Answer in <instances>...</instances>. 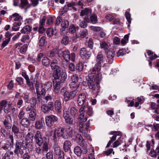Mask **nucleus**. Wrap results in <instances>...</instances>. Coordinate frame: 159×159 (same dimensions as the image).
<instances>
[{
  "label": "nucleus",
  "mask_w": 159,
  "mask_h": 159,
  "mask_svg": "<svg viewBox=\"0 0 159 159\" xmlns=\"http://www.w3.org/2000/svg\"><path fill=\"white\" fill-rule=\"evenodd\" d=\"M125 53V49H121L119 50L117 53V56L119 57L124 55Z\"/></svg>",
  "instance_id": "nucleus-61"
},
{
  "label": "nucleus",
  "mask_w": 159,
  "mask_h": 159,
  "mask_svg": "<svg viewBox=\"0 0 159 159\" xmlns=\"http://www.w3.org/2000/svg\"><path fill=\"white\" fill-rule=\"evenodd\" d=\"M125 16L126 19L127 20L129 24H130L131 22V20L130 19V15L129 12L127 11H126L125 12Z\"/></svg>",
  "instance_id": "nucleus-64"
},
{
  "label": "nucleus",
  "mask_w": 159,
  "mask_h": 159,
  "mask_svg": "<svg viewBox=\"0 0 159 159\" xmlns=\"http://www.w3.org/2000/svg\"><path fill=\"white\" fill-rule=\"evenodd\" d=\"M63 116L65 120L70 117L69 112L67 109H64L63 110Z\"/></svg>",
  "instance_id": "nucleus-54"
},
{
  "label": "nucleus",
  "mask_w": 159,
  "mask_h": 159,
  "mask_svg": "<svg viewBox=\"0 0 159 159\" xmlns=\"http://www.w3.org/2000/svg\"><path fill=\"white\" fill-rule=\"evenodd\" d=\"M30 28L28 25H26L21 30V33L25 34L28 33L30 31Z\"/></svg>",
  "instance_id": "nucleus-38"
},
{
  "label": "nucleus",
  "mask_w": 159,
  "mask_h": 159,
  "mask_svg": "<svg viewBox=\"0 0 159 159\" xmlns=\"http://www.w3.org/2000/svg\"><path fill=\"white\" fill-rule=\"evenodd\" d=\"M106 54L107 57L111 59H112L115 55V51L112 48L110 49L107 52Z\"/></svg>",
  "instance_id": "nucleus-24"
},
{
  "label": "nucleus",
  "mask_w": 159,
  "mask_h": 159,
  "mask_svg": "<svg viewBox=\"0 0 159 159\" xmlns=\"http://www.w3.org/2000/svg\"><path fill=\"white\" fill-rule=\"evenodd\" d=\"M46 37L45 36H43L40 38L39 45V46L42 47L43 46L45 43Z\"/></svg>",
  "instance_id": "nucleus-42"
},
{
  "label": "nucleus",
  "mask_w": 159,
  "mask_h": 159,
  "mask_svg": "<svg viewBox=\"0 0 159 159\" xmlns=\"http://www.w3.org/2000/svg\"><path fill=\"white\" fill-rule=\"evenodd\" d=\"M61 75V81L62 83H64L67 77V75L65 71L64 70H62Z\"/></svg>",
  "instance_id": "nucleus-33"
},
{
  "label": "nucleus",
  "mask_w": 159,
  "mask_h": 159,
  "mask_svg": "<svg viewBox=\"0 0 159 159\" xmlns=\"http://www.w3.org/2000/svg\"><path fill=\"white\" fill-rule=\"evenodd\" d=\"M54 88L53 92L55 93H58L60 89L59 85L58 83H56L55 85H54Z\"/></svg>",
  "instance_id": "nucleus-53"
},
{
  "label": "nucleus",
  "mask_w": 159,
  "mask_h": 159,
  "mask_svg": "<svg viewBox=\"0 0 159 159\" xmlns=\"http://www.w3.org/2000/svg\"><path fill=\"white\" fill-rule=\"evenodd\" d=\"M75 140L76 142L80 144L81 143H84L85 141L83 139L81 135L80 134H77L75 137Z\"/></svg>",
  "instance_id": "nucleus-22"
},
{
  "label": "nucleus",
  "mask_w": 159,
  "mask_h": 159,
  "mask_svg": "<svg viewBox=\"0 0 159 159\" xmlns=\"http://www.w3.org/2000/svg\"><path fill=\"white\" fill-rule=\"evenodd\" d=\"M83 148V150H82V154H85L87 152V144L85 142L84 143H81L80 144Z\"/></svg>",
  "instance_id": "nucleus-41"
},
{
  "label": "nucleus",
  "mask_w": 159,
  "mask_h": 159,
  "mask_svg": "<svg viewBox=\"0 0 159 159\" xmlns=\"http://www.w3.org/2000/svg\"><path fill=\"white\" fill-rule=\"evenodd\" d=\"M50 64V60L47 57H44L42 60V64L45 66H47Z\"/></svg>",
  "instance_id": "nucleus-35"
},
{
  "label": "nucleus",
  "mask_w": 159,
  "mask_h": 159,
  "mask_svg": "<svg viewBox=\"0 0 159 159\" xmlns=\"http://www.w3.org/2000/svg\"><path fill=\"white\" fill-rule=\"evenodd\" d=\"M91 22L93 24H95L97 22V16L95 15H93L90 17Z\"/></svg>",
  "instance_id": "nucleus-44"
},
{
  "label": "nucleus",
  "mask_w": 159,
  "mask_h": 159,
  "mask_svg": "<svg viewBox=\"0 0 159 159\" xmlns=\"http://www.w3.org/2000/svg\"><path fill=\"white\" fill-rule=\"evenodd\" d=\"M80 55L83 59L88 60L90 57L91 55V52L88 51L85 48H82L80 50Z\"/></svg>",
  "instance_id": "nucleus-7"
},
{
  "label": "nucleus",
  "mask_w": 159,
  "mask_h": 159,
  "mask_svg": "<svg viewBox=\"0 0 159 159\" xmlns=\"http://www.w3.org/2000/svg\"><path fill=\"white\" fill-rule=\"evenodd\" d=\"M86 111L87 114L89 116H92L93 115V111L92 108L90 106L87 107Z\"/></svg>",
  "instance_id": "nucleus-43"
},
{
  "label": "nucleus",
  "mask_w": 159,
  "mask_h": 159,
  "mask_svg": "<svg viewBox=\"0 0 159 159\" xmlns=\"http://www.w3.org/2000/svg\"><path fill=\"white\" fill-rule=\"evenodd\" d=\"M28 46L26 44L23 45L22 44L21 45L19 48L20 52L22 54L25 53L27 49Z\"/></svg>",
  "instance_id": "nucleus-36"
},
{
  "label": "nucleus",
  "mask_w": 159,
  "mask_h": 159,
  "mask_svg": "<svg viewBox=\"0 0 159 159\" xmlns=\"http://www.w3.org/2000/svg\"><path fill=\"white\" fill-rule=\"evenodd\" d=\"M36 116V111L35 109H33L29 113L28 119L31 121H34L35 120Z\"/></svg>",
  "instance_id": "nucleus-14"
},
{
  "label": "nucleus",
  "mask_w": 159,
  "mask_h": 159,
  "mask_svg": "<svg viewBox=\"0 0 159 159\" xmlns=\"http://www.w3.org/2000/svg\"><path fill=\"white\" fill-rule=\"evenodd\" d=\"M13 152H7L3 157L2 159H10V155H12Z\"/></svg>",
  "instance_id": "nucleus-45"
},
{
  "label": "nucleus",
  "mask_w": 159,
  "mask_h": 159,
  "mask_svg": "<svg viewBox=\"0 0 159 159\" xmlns=\"http://www.w3.org/2000/svg\"><path fill=\"white\" fill-rule=\"evenodd\" d=\"M11 117L9 116H7L4 121V125L7 129H10L11 127V124L10 121Z\"/></svg>",
  "instance_id": "nucleus-15"
},
{
  "label": "nucleus",
  "mask_w": 159,
  "mask_h": 159,
  "mask_svg": "<svg viewBox=\"0 0 159 159\" xmlns=\"http://www.w3.org/2000/svg\"><path fill=\"white\" fill-rule=\"evenodd\" d=\"M80 85V83L77 82H71L69 86L71 88H75L77 89L78 88Z\"/></svg>",
  "instance_id": "nucleus-46"
},
{
  "label": "nucleus",
  "mask_w": 159,
  "mask_h": 159,
  "mask_svg": "<svg viewBox=\"0 0 159 159\" xmlns=\"http://www.w3.org/2000/svg\"><path fill=\"white\" fill-rule=\"evenodd\" d=\"M92 13L91 10L89 8H85L82 10L80 12V16H85L87 17L84 18V20L87 21L88 17L90 16Z\"/></svg>",
  "instance_id": "nucleus-9"
},
{
  "label": "nucleus",
  "mask_w": 159,
  "mask_h": 159,
  "mask_svg": "<svg viewBox=\"0 0 159 159\" xmlns=\"http://www.w3.org/2000/svg\"><path fill=\"white\" fill-rule=\"evenodd\" d=\"M79 126L80 130L82 133H85L88 132V128L89 126L88 124H86L80 122Z\"/></svg>",
  "instance_id": "nucleus-8"
},
{
  "label": "nucleus",
  "mask_w": 159,
  "mask_h": 159,
  "mask_svg": "<svg viewBox=\"0 0 159 159\" xmlns=\"http://www.w3.org/2000/svg\"><path fill=\"white\" fill-rule=\"evenodd\" d=\"M17 143H20L21 147L22 146L24 149H27L31 147L32 146L31 143L28 142L26 140H25L21 142H17Z\"/></svg>",
  "instance_id": "nucleus-19"
},
{
  "label": "nucleus",
  "mask_w": 159,
  "mask_h": 159,
  "mask_svg": "<svg viewBox=\"0 0 159 159\" xmlns=\"http://www.w3.org/2000/svg\"><path fill=\"white\" fill-rule=\"evenodd\" d=\"M12 131L15 134H17L20 132L19 129L15 125H13L12 127Z\"/></svg>",
  "instance_id": "nucleus-48"
},
{
  "label": "nucleus",
  "mask_w": 159,
  "mask_h": 159,
  "mask_svg": "<svg viewBox=\"0 0 159 159\" xmlns=\"http://www.w3.org/2000/svg\"><path fill=\"white\" fill-rule=\"evenodd\" d=\"M34 138V139L42 138L41 132L39 131L38 130L36 131L35 134Z\"/></svg>",
  "instance_id": "nucleus-58"
},
{
  "label": "nucleus",
  "mask_w": 159,
  "mask_h": 159,
  "mask_svg": "<svg viewBox=\"0 0 159 159\" xmlns=\"http://www.w3.org/2000/svg\"><path fill=\"white\" fill-rule=\"evenodd\" d=\"M74 153L78 156H80L82 153V150L80 147L79 146H77L74 148Z\"/></svg>",
  "instance_id": "nucleus-26"
},
{
  "label": "nucleus",
  "mask_w": 159,
  "mask_h": 159,
  "mask_svg": "<svg viewBox=\"0 0 159 159\" xmlns=\"http://www.w3.org/2000/svg\"><path fill=\"white\" fill-rule=\"evenodd\" d=\"M42 153H44L48 151L49 147H48V143L47 142H44L42 146Z\"/></svg>",
  "instance_id": "nucleus-30"
},
{
  "label": "nucleus",
  "mask_w": 159,
  "mask_h": 159,
  "mask_svg": "<svg viewBox=\"0 0 159 159\" xmlns=\"http://www.w3.org/2000/svg\"><path fill=\"white\" fill-rule=\"evenodd\" d=\"M78 119L82 123H84L87 120V117L85 115V113H80L78 118Z\"/></svg>",
  "instance_id": "nucleus-23"
},
{
  "label": "nucleus",
  "mask_w": 159,
  "mask_h": 159,
  "mask_svg": "<svg viewBox=\"0 0 159 159\" xmlns=\"http://www.w3.org/2000/svg\"><path fill=\"white\" fill-rule=\"evenodd\" d=\"M41 109L42 111L45 113L49 112L50 111L47 106L45 104L42 106Z\"/></svg>",
  "instance_id": "nucleus-49"
},
{
  "label": "nucleus",
  "mask_w": 159,
  "mask_h": 159,
  "mask_svg": "<svg viewBox=\"0 0 159 159\" xmlns=\"http://www.w3.org/2000/svg\"><path fill=\"white\" fill-rule=\"evenodd\" d=\"M43 125L42 123H40L39 121L36 122L35 123V127L37 129H39L42 128Z\"/></svg>",
  "instance_id": "nucleus-56"
},
{
  "label": "nucleus",
  "mask_w": 159,
  "mask_h": 159,
  "mask_svg": "<svg viewBox=\"0 0 159 159\" xmlns=\"http://www.w3.org/2000/svg\"><path fill=\"white\" fill-rule=\"evenodd\" d=\"M29 39V36L28 35L23 36L21 39V41L24 43L28 42Z\"/></svg>",
  "instance_id": "nucleus-60"
},
{
  "label": "nucleus",
  "mask_w": 159,
  "mask_h": 159,
  "mask_svg": "<svg viewBox=\"0 0 159 159\" xmlns=\"http://www.w3.org/2000/svg\"><path fill=\"white\" fill-rule=\"evenodd\" d=\"M79 27L78 26H75L74 25H70L69 29V32L70 34H73L75 33L77 30H78Z\"/></svg>",
  "instance_id": "nucleus-25"
},
{
  "label": "nucleus",
  "mask_w": 159,
  "mask_h": 159,
  "mask_svg": "<svg viewBox=\"0 0 159 159\" xmlns=\"http://www.w3.org/2000/svg\"><path fill=\"white\" fill-rule=\"evenodd\" d=\"M70 114L71 116L73 117H76L78 115V111L75 107H72L70 109Z\"/></svg>",
  "instance_id": "nucleus-20"
},
{
  "label": "nucleus",
  "mask_w": 159,
  "mask_h": 159,
  "mask_svg": "<svg viewBox=\"0 0 159 159\" xmlns=\"http://www.w3.org/2000/svg\"><path fill=\"white\" fill-rule=\"evenodd\" d=\"M30 120L26 117H24L21 120L20 124L24 127H28L30 125Z\"/></svg>",
  "instance_id": "nucleus-13"
},
{
  "label": "nucleus",
  "mask_w": 159,
  "mask_h": 159,
  "mask_svg": "<svg viewBox=\"0 0 159 159\" xmlns=\"http://www.w3.org/2000/svg\"><path fill=\"white\" fill-rule=\"evenodd\" d=\"M88 35V31L86 29H84L80 31L79 32L75 34V36L77 38H83L86 37Z\"/></svg>",
  "instance_id": "nucleus-12"
},
{
  "label": "nucleus",
  "mask_w": 159,
  "mask_h": 159,
  "mask_svg": "<svg viewBox=\"0 0 159 159\" xmlns=\"http://www.w3.org/2000/svg\"><path fill=\"white\" fill-rule=\"evenodd\" d=\"M20 21H19L17 23H15L14 24V26L12 27V30L14 31H17L20 28V26L21 25Z\"/></svg>",
  "instance_id": "nucleus-39"
},
{
  "label": "nucleus",
  "mask_w": 159,
  "mask_h": 159,
  "mask_svg": "<svg viewBox=\"0 0 159 159\" xmlns=\"http://www.w3.org/2000/svg\"><path fill=\"white\" fill-rule=\"evenodd\" d=\"M36 143L39 145V146H41L43 143V138L38 139H35Z\"/></svg>",
  "instance_id": "nucleus-62"
},
{
  "label": "nucleus",
  "mask_w": 159,
  "mask_h": 159,
  "mask_svg": "<svg viewBox=\"0 0 159 159\" xmlns=\"http://www.w3.org/2000/svg\"><path fill=\"white\" fill-rule=\"evenodd\" d=\"M71 146V143L68 140L66 141L63 144V148L65 152L68 151L70 149Z\"/></svg>",
  "instance_id": "nucleus-18"
},
{
  "label": "nucleus",
  "mask_w": 159,
  "mask_h": 159,
  "mask_svg": "<svg viewBox=\"0 0 159 159\" xmlns=\"http://www.w3.org/2000/svg\"><path fill=\"white\" fill-rule=\"evenodd\" d=\"M69 24V23L68 20H63L61 23V25L62 28L61 29V30L63 31L64 30L63 29L67 28Z\"/></svg>",
  "instance_id": "nucleus-31"
},
{
  "label": "nucleus",
  "mask_w": 159,
  "mask_h": 159,
  "mask_svg": "<svg viewBox=\"0 0 159 159\" xmlns=\"http://www.w3.org/2000/svg\"><path fill=\"white\" fill-rule=\"evenodd\" d=\"M78 92V91L76 89L69 93L67 91L66 88L64 87L61 89V93L64 96L65 101H67L73 99L76 96Z\"/></svg>",
  "instance_id": "nucleus-4"
},
{
  "label": "nucleus",
  "mask_w": 159,
  "mask_h": 159,
  "mask_svg": "<svg viewBox=\"0 0 159 159\" xmlns=\"http://www.w3.org/2000/svg\"><path fill=\"white\" fill-rule=\"evenodd\" d=\"M56 54V50L52 49L47 54V56L50 57H52L55 56Z\"/></svg>",
  "instance_id": "nucleus-52"
},
{
  "label": "nucleus",
  "mask_w": 159,
  "mask_h": 159,
  "mask_svg": "<svg viewBox=\"0 0 159 159\" xmlns=\"http://www.w3.org/2000/svg\"><path fill=\"white\" fill-rule=\"evenodd\" d=\"M113 42L114 44L118 45L120 43V39L119 37L116 36L113 38Z\"/></svg>",
  "instance_id": "nucleus-57"
},
{
  "label": "nucleus",
  "mask_w": 159,
  "mask_h": 159,
  "mask_svg": "<svg viewBox=\"0 0 159 159\" xmlns=\"http://www.w3.org/2000/svg\"><path fill=\"white\" fill-rule=\"evenodd\" d=\"M54 152L56 155H59L61 153H63V152L61 150L60 147L57 145H54Z\"/></svg>",
  "instance_id": "nucleus-28"
},
{
  "label": "nucleus",
  "mask_w": 159,
  "mask_h": 159,
  "mask_svg": "<svg viewBox=\"0 0 159 159\" xmlns=\"http://www.w3.org/2000/svg\"><path fill=\"white\" fill-rule=\"evenodd\" d=\"M25 114V111L21 109L20 110V112L18 115V118L20 120H21L23 118Z\"/></svg>",
  "instance_id": "nucleus-50"
},
{
  "label": "nucleus",
  "mask_w": 159,
  "mask_h": 159,
  "mask_svg": "<svg viewBox=\"0 0 159 159\" xmlns=\"http://www.w3.org/2000/svg\"><path fill=\"white\" fill-rule=\"evenodd\" d=\"M93 74L92 71L90 70L89 72V76L85 81H83V85L85 86H89V88L91 89L92 92L93 93H98L100 89L99 85V81L101 79L98 80V75L97 74Z\"/></svg>",
  "instance_id": "nucleus-1"
},
{
  "label": "nucleus",
  "mask_w": 159,
  "mask_h": 159,
  "mask_svg": "<svg viewBox=\"0 0 159 159\" xmlns=\"http://www.w3.org/2000/svg\"><path fill=\"white\" fill-rule=\"evenodd\" d=\"M83 68V66L82 63L81 62L78 63L77 65L76 69L79 71H81Z\"/></svg>",
  "instance_id": "nucleus-59"
},
{
  "label": "nucleus",
  "mask_w": 159,
  "mask_h": 159,
  "mask_svg": "<svg viewBox=\"0 0 159 159\" xmlns=\"http://www.w3.org/2000/svg\"><path fill=\"white\" fill-rule=\"evenodd\" d=\"M53 73V76L55 79H59L60 77L61 73L60 67L54 69Z\"/></svg>",
  "instance_id": "nucleus-21"
},
{
  "label": "nucleus",
  "mask_w": 159,
  "mask_h": 159,
  "mask_svg": "<svg viewBox=\"0 0 159 159\" xmlns=\"http://www.w3.org/2000/svg\"><path fill=\"white\" fill-rule=\"evenodd\" d=\"M45 119L47 125L49 127H51L54 122L57 121L58 118L55 116L52 115L46 116Z\"/></svg>",
  "instance_id": "nucleus-5"
},
{
  "label": "nucleus",
  "mask_w": 159,
  "mask_h": 159,
  "mask_svg": "<svg viewBox=\"0 0 159 159\" xmlns=\"http://www.w3.org/2000/svg\"><path fill=\"white\" fill-rule=\"evenodd\" d=\"M54 30L52 28H49L48 29L47 31V34L48 36L49 37H51L53 34Z\"/></svg>",
  "instance_id": "nucleus-55"
},
{
  "label": "nucleus",
  "mask_w": 159,
  "mask_h": 159,
  "mask_svg": "<svg viewBox=\"0 0 159 159\" xmlns=\"http://www.w3.org/2000/svg\"><path fill=\"white\" fill-rule=\"evenodd\" d=\"M86 96L84 93L80 94L78 98V104L79 106H82L86 100Z\"/></svg>",
  "instance_id": "nucleus-11"
},
{
  "label": "nucleus",
  "mask_w": 159,
  "mask_h": 159,
  "mask_svg": "<svg viewBox=\"0 0 159 159\" xmlns=\"http://www.w3.org/2000/svg\"><path fill=\"white\" fill-rule=\"evenodd\" d=\"M129 38L128 35L126 34L124 36V38L121 40V41H120V43L122 45H124L128 42Z\"/></svg>",
  "instance_id": "nucleus-37"
},
{
  "label": "nucleus",
  "mask_w": 159,
  "mask_h": 159,
  "mask_svg": "<svg viewBox=\"0 0 159 159\" xmlns=\"http://www.w3.org/2000/svg\"><path fill=\"white\" fill-rule=\"evenodd\" d=\"M54 107L56 111L59 113L61 112L62 106L60 101L56 100L54 102Z\"/></svg>",
  "instance_id": "nucleus-16"
},
{
  "label": "nucleus",
  "mask_w": 159,
  "mask_h": 159,
  "mask_svg": "<svg viewBox=\"0 0 159 159\" xmlns=\"http://www.w3.org/2000/svg\"><path fill=\"white\" fill-rule=\"evenodd\" d=\"M73 131L72 128L69 127L66 128L65 134L66 136V139L68 137H72L73 134Z\"/></svg>",
  "instance_id": "nucleus-17"
},
{
  "label": "nucleus",
  "mask_w": 159,
  "mask_h": 159,
  "mask_svg": "<svg viewBox=\"0 0 159 159\" xmlns=\"http://www.w3.org/2000/svg\"><path fill=\"white\" fill-rule=\"evenodd\" d=\"M15 17L14 20L16 21H20L22 20L21 17L17 13H15L12 14V16H11V18L12 19L13 17Z\"/></svg>",
  "instance_id": "nucleus-32"
},
{
  "label": "nucleus",
  "mask_w": 159,
  "mask_h": 159,
  "mask_svg": "<svg viewBox=\"0 0 159 159\" xmlns=\"http://www.w3.org/2000/svg\"><path fill=\"white\" fill-rule=\"evenodd\" d=\"M20 143H17L16 144V148L14 151V152L18 156H20L23 154L24 152L22 149H21V148Z\"/></svg>",
  "instance_id": "nucleus-10"
},
{
  "label": "nucleus",
  "mask_w": 159,
  "mask_h": 159,
  "mask_svg": "<svg viewBox=\"0 0 159 159\" xmlns=\"http://www.w3.org/2000/svg\"><path fill=\"white\" fill-rule=\"evenodd\" d=\"M58 55L59 57L62 56L63 59L66 62L68 61L70 59V53L68 50L59 49L57 51Z\"/></svg>",
  "instance_id": "nucleus-6"
},
{
  "label": "nucleus",
  "mask_w": 159,
  "mask_h": 159,
  "mask_svg": "<svg viewBox=\"0 0 159 159\" xmlns=\"http://www.w3.org/2000/svg\"><path fill=\"white\" fill-rule=\"evenodd\" d=\"M155 153L157 155H159V143L156 149L155 152H154L153 151H152V150H151L150 155H151L152 157H155Z\"/></svg>",
  "instance_id": "nucleus-47"
},
{
  "label": "nucleus",
  "mask_w": 159,
  "mask_h": 159,
  "mask_svg": "<svg viewBox=\"0 0 159 159\" xmlns=\"http://www.w3.org/2000/svg\"><path fill=\"white\" fill-rule=\"evenodd\" d=\"M34 135L32 133H28L25 136V140L27 141L28 142L32 143Z\"/></svg>",
  "instance_id": "nucleus-27"
},
{
  "label": "nucleus",
  "mask_w": 159,
  "mask_h": 159,
  "mask_svg": "<svg viewBox=\"0 0 159 159\" xmlns=\"http://www.w3.org/2000/svg\"><path fill=\"white\" fill-rule=\"evenodd\" d=\"M27 85L30 87L29 90L31 91L34 90V84L33 82H31L30 79L26 80Z\"/></svg>",
  "instance_id": "nucleus-40"
},
{
  "label": "nucleus",
  "mask_w": 159,
  "mask_h": 159,
  "mask_svg": "<svg viewBox=\"0 0 159 159\" xmlns=\"http://www.w3.org/2000/svg\"><path fill=\"white\" fill-rule=\"evenodd\" d=\"M69 42V38L68 37L65 36L62 39L61 43L62 44L66 45Z\"/></svg>",
  "instance_id": "nucleus-51"
},
{
  "label": "nucleus",
  "mask_w": 159,
  "mask_h": 159,
  "mask_svg": "<svg viewBox=\"0 0 159 159\" xmlns=\"http://www.w3.org/2000/svg\"><path fill=\"white\" fill-rule=\"evenodd\" d=\"M45 88L47 90L51 88L52 87V83L50 81H49L45 83Z\"/></svg>",
  "instance_id": "nucleus-63"
},
{
  "label": "nucleus",
  "mask_w": 159,
  "mask_h": 159,
  "mask_svg": "<svg viewBox=\"0 0 159 159\" xmlns=\"http://www.w3.org/2000/svg\"><path fill=\"white\" fill-rule=\"evenodd\" d=\"M110 45L109 43H107L105 41L102 42L100 44V46L101 48H103L106 50L108 49Z\"/></svg>",
  "instance_id": "nucleus-34"
},
{
  "label": "nucleus",
  "mask_w": 159,
  "mask_h": 159,
  "mask_svg": "<svg viewBox=\"0 0 159 159\" xmlns=\"http://www.w3.org/2000/svg\"><path fill=\"white\" fill-rule=\"evenodd\" d=\"M50 66L52 69H55L60 67L58 65V62L56 59L53 60L52 61L50 64Z\"/></svg>",
  "instance_id": "nucleus-29"
},
{
  "label": "nucleus",
  "mask_w": 159,
  "mask_h": 159,
  "mask_svg": "<svg viewBox=\"0 0 159 159\" xmlns=\"http://www.w3.org/2000/svg\"><path fill=\"white\" fill-rule=\"evenodd\" d=\"M64 129L63 128H56L53 131H52L50 134V135L51 138L54 141H56L57 137H62L64 139H66V136L64 132Z\"/></svg>",
  "instance_id": "nucleus-3"
},
{
  "label": "nucleus",
  "mask_w": 159,
  "mask_h": 159,
  "mask_svg": "<svg viewBox=\"0 0 159 159\" xmlns=\"http://www.w3.org/2000/svg\"><path fill=\"white\" fill-rule=\"evenodd\" d=\"M104 60V57L102 52H99L96 57V61L97 63L91 70L92 71L93 74H97L98 75V80L102 79L101 74L100 72L101 68V63H103Z\"/></svg>",
  "instance_id": "nucleus-2"
}]
</instances>
